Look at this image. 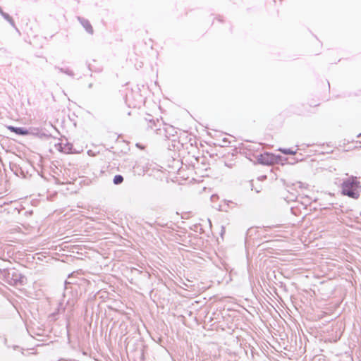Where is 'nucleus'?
Returning <instances> with one entry per match:
<instances>
[{
	"label": "nucleus",
	"mask_w": 361,
	"mask_h": 361,
	"mask_svg": "<svg viewBox=\"0 0 361 361\" xmlns=\"http://www.w3.org/2000/svg\"><path fill=\"white\" fill-rule=\"evenodd\" d=\"M341 189L343 195L357 199L360 195L361 186L357 178L351 176L343 180L341 185Z\"/></svg>",
	"instance_id": "nucleus-1"
},
{
	"label": "nucleus",
	"mask_w": 361,
	"mask_h": 361,
	"mask_svg": "<svg viewBox=\"0 0 361 361\" xmlns=\"http://www.w3.org/2000/svg\"><path fill=\"white\" fill-rule=\"evenodd\" d=\"M259 161L261 164L265 165H269L274 163V157L273 155L269 154H264L261 155V157L259 159Z\"/></svg>",
	"instance_id": "nucleus-2"
},
{
	"label": "nucleus",
	"mask_w": 361,
	"mask_h": 361,
	"mask_svg": "<svg viewBox=\"0 0 361 361\" xmlns=\"http://www.w3.org/2000/svg\"><path fill=\"white\" fill-rule=\"evenodd\" d=\"M7 128L10 130L11 132L16 133L18 135H25L28 134V130L23 128H18L9 126L7 127Z\"/></svg>",
	"instance_id": "nucleus-3"
},
{
	"label": "nucleus",
	"mask_w": 361,
	"mask_h": 361,
	"mask_svg": "<svg viewBox=\"0 0 361 361\" xmlns=\"http://www.w3.org/2000/svg\"><path fill=\"white\" fill-rule=\"evenodd\" d=\"M79 20H80L81 24L82 25L84 28L86 30V31L90 34H92L93 28H92V25H90V22L85 19L79 18Z\"/></svg>",
	"instance_id": "nucleus-4"
},
{
	"label": "nucleus",
	"mask_w": 361,
	"mask_h": 361,
	"mask_svg": "<svg viewBox=\"0 0 361 361\" xmlns=\"http://www.w3.org/2000/svg\"><path fill=\"white\" fill-rule=\"evenodd\" d=\"M113 181L115 185L121 184L123 181V177L121 175H116Z\"/></svg>",
	"instance_id": "nucleus-5"
},
{
	"label": "nucleus",
	"mask_w": 361,
	"mask_h": 361,
	"mask_svg": "<svg viewBox=\"0 0 361 361\" xmlns=\"http://www.w3.org/2000/svg\"><path fill=\"white\" fill-rule=\"evenodd\" d=\"M279 150L280 152H281L282 153L285 154H296V151H293L290 149H284V148H280L279 149Z\"/></svg>",
	"instance_id": "nucleus-6"
},
{
	"label": "nucleus",
	"mask_w": 361,
	"mask_h": 361,
	"mask_svg": "<svg viewBox=\"0 0 361 361\" xmlns=\"http://www.w3.org/2000/svg\"><path fill=\"white\" fill-rule=\"evenodd\" d=\"M58 69H59V71L60 72H61V73H66V74H67V75H70V76H73V75H74V74H73V71H70V70H68V69L64 70V69H63V68H59Z\"/></svg>",
	"instance_id": "nucleus-7"
},
{
	"label": "nucleus",
	"mask_w": 361,
	"mask_h": 361,
	"mask_svg": "<svg viewBox=\"0 0 361 361\" xmlns=\"http://www.w3.org/2000/svg\"><path fill=\"white\" fill-rule=\"evenodd\" d=\"M1 15H2V16H3L6 20H7L8 22H10V23H11V25H13V21L12 18L9 16V15H8V14L5 13H4V12H3V13H1Z\"/></svg>",
	"instance_id": "nucleus-8"
}]
</instances>
